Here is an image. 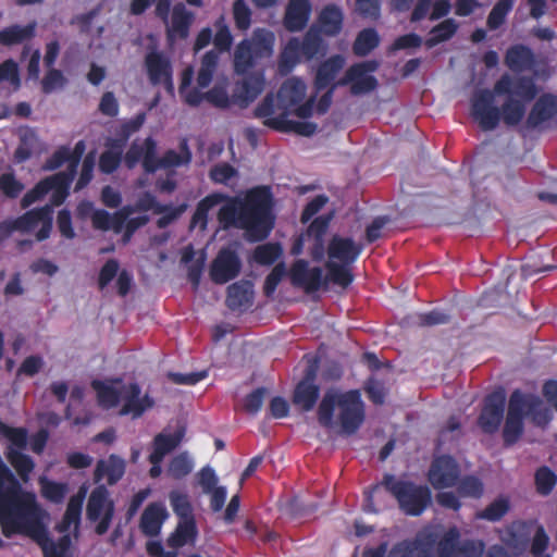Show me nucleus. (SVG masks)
<instances>
[{"mask_svg":"<svg viewBox=\"0 0 557 557\" xmlns=\"http://www.w3.org/2000/svg\"><path fill=\"white\" fill-rule=\"evenodd\" d=\"M344 64L345 59L341 54H334L320 63L314 77V87L317 91L330 88L337 74L344 67Z\"/></svg>","mask_w":557,"mask_h":557,"instance_id":"a878e982","label":"nucleus"},{"mask_svg":"<svg viewBox=\"0 0 557 557\" xmlns=\"http://www.w3.org/2000/svg\"><path fill=\"white\" fill-rule=\"evenodd\" d=\"M380 45V36L374 28L360 30L352 44V52L357 57H366Z\"/></svg>","mask_w":557,"mask_h":557,"instance_id":"c9c22d12","label":"nucleus"},{"mask_svg":"<svg viewBox=\"0 0 557 557\" xmlns=\"http://www.w3.org/2000/svg\"><path fill=\"white\" fill-rule=\"evenodd\" d=\"M215 34L213 36L214 48L219 52H226L233 45V36L226 23L225 16L222 14L214 21Z\"/></svg>","mask_w":557,"mask_h":557,"instance_id":"37998d69","label":"nucleus"},{"mask_svg":"<svg viewBox=\"0 0 557 557\" xmlns=\"http://www.w3.org/2000/svg\"><path fill=\"white\" fill-rule=\"evenodd\" d=\"M509 500L505 497H498L493 500L485 509L476 513V518L496 522L499 521L509 510Z\"/></svg>","mask_w":557,"mask_h":557,"instance_id":"8fccbe9b","label":"nucleus"},{"mask_svg":"<svg viewBox=\"0 0 557 557\" xmlns=\"http://www.w3.org/2000/svg\"><path fill=\"white\" fill-rule=\"evenodd\" d=\"M361 63H368L361 70L360 75L357 76L356 81L350 86V92L355 96L363 95L373 91L377 87V79L369 75V73L375 72L380 63L376 60H367Z\"/></svg>","mask_w":557,"mask_h":557,"instance_id":"7c9ffc66","label":"nucleus"},{"mask_svg":"<svg viewBox=\"0 0 557 557\" xmlns=\"http://www.w3.org/2000/svg\"><path fill=\"white\" fill-rule=\"evenodd\" d=\"M274 35L263 29H257L251 39H243L235 48L233 65L234 71L244 78L237 81L233 88V102L247 107L264 89V74L257 71L248 74L258 62L271 57L273 52Z\"/></svg>","mask_w":557,"mask_h":557,"instance_id":"20e7f679","label":"nucleus"},{"mask_svg":"<svg viewBox=\"0 0 557 557\" xmlns=\"http://www.w3.org/2000/svg\"><path fill=\"white\" fill-rule=\"evenodd\" d=\"M168 518L169 512L163 503H150L141 513L139 529L144 535L156 537L161 533L162 525Z\"/></svg>","mask_w":557,"mask_h":557,"instance_id":"aec40b11","label":"nucleus"},{"mask_svg":"<svg viewBox=\"0 0 557 557\" xmlns=\"http://www.w3.org/2000/svg\"><path fill=\"white\" fill-rule=\"evenodd\" d=\"M273 197L270 187L250 189L243 201H231L218 212L219 222L226 228L234 226L246 232L251 242L264 240L274 227Z\"/></svg>","mask_w":557,"mask_h":557,"instance_id":"7ed1b4c3","label":"nucleus"},{"mask_svg":"<svg viewBox=\"0 0 557 557\" xmlns=\"http://www.w3.org/2000/svg\"><path fill=\"white\" fill-rule=\"evenodd\" d=\"M506 395L504 389L495 391L484 398L482 410L478 417V425L485 434H494L504 420Z\"/></svg>","mask_w":557,"mask_h":557,"instance_id":"ddd939ff","label":"nucleus"},{"mask_svg":"<svg viewBox=\"0 0 557 557\" xmlns=\"http://www.w3.org/2000/svg\"><path fill=\"white\" fill-rule=\"evenodd\" d=\"M383 486L397 500L399 509L407 516L419 517L432 504V492L428 485L416 484L412 481L396 479L394 474L385 473L380 484L364 491L368 511L375 512L373 495Z\"/></svg>","mask_w":557,"mask_h":557,"instance_id":"0eeeda50","label":"nucleus"},{"mask_svg":"<svg viewBox=\"0 0 557 557\" xmlns=\"http://www.w3.org/2000/svg\"><path fill=\"white\" fill-rule=\"evenodd\" d=\"M288 112L280 113L276 117L263 121V124L272 129L283 133H295L301 136H311L317 131V124L308 121L288 120Z\"/></svg>","mask_w":557,"mask_h":557,"instance_id":"393cba45","label":"nucleus"},{"mask_svg":"<svg viewBox=\"0 0 557 557\" xmlns=\"http://www.w3.org/2000/svg\"><path fill=\"white\" fill-rule=\"evenodd\" d=\"M307 86L298 77L287 78L277 91V107L281 113H292V109L300 103L306 97Z\"/></svg>","mask_w":557,"mask_h":557,"instance_id":"6ab92c4d","label":"nucleus"},{"mask_svg":"<svg viewBox=\"0 0 557 557\" xmlns=\"http://www.w3.org/2000/svg\"><path fill=\"white\" fill-rule=\"evenodd\" d=\"M332 218L333 214L329 213L313 219L307 228V236L312 239H324Z\"/></svg>","mask_w":557,"mask_h":557,"instance_id":"69168bd1","label":"nucleus"},{"mask_svg":"<svg viewBox=\"0 0 557 557\" xmlns=\"http://www.w3.org/2000/svg\"><path fill=\"white\" fill-rule=\"evenodd\" d=\"M533 521H515L509 528V535L515 546H520L529 541Z\"/></svg>","mask_w":557,"mask_h":557,"instance_id":"13d9d810","label":"nucleus"},{"mask_svg":"<svg viewBox=\"0 0 557 557\" xmlns=\"http://www.w3.org/2000/svg\"><path fill=\"white\" fill-rule=\"evenodd\" d=\"M159 159L157 158V143L153 138L148 137L144 141L143 152V168L147 173H154L159 165Z\"/></svg>","mask_w":557,"mask_h":557,"instance_id":"4d7b16f0","label":"nucleus"},{"mask_svg":"<svg viewBox=\"0 0 557 557\" xmlns=\"http://www.w3.org/2000/svg\"><path fill=\"white\" fill-rule=\"evenodd\" d=\"M91 387L96 392L98 405L103 409L116 407L121 401V391L100 380H92Z\"/></svg>","mask_w":557,"mask_h":557,"instance_id":"72a5a7b5","label":"nucleus"},{"mask_svg":"<svg viewBox=\"0 0 557 557\" xmlns=\"http://www.w3.org/2000/svg\"><path fill=\"white\" fill-rule=\"evenodd\" d=\"M285 274H286L285 264L278 263L267 275L264 285H263V293L267 297H271L275 293L277 285L281 283V281Z\"/></svg>","mask_w":557,"mask_h":557,"instance_id":"338daca9","label":"nucleus"},{"mask_svg":"<svg viewBox=\"0 0 557 557\" xmlns=\"http://www.w3.org/2000/svg\"><path fill=\"white\" fill-rule=\"evenodd\" d=\"M297 48L307 60L315 58L323 49V39L319 30L311 26L305 34L302 41L298 40Z\"/></svg>","mask_w":557,"mask_h":557,"instance_id":"58836bf2","label":"nucleus"},{"mask_svg":"<svg viewBox=\"0 0 557 557\" xmlns=\"http://www.w3.org/2000/svg\"><path fill=\"white\" fill-rule=\"evenodd\" d=\"M460 476L458 462L449 455H442L432 461L428 479L436 490L455 486Z\"/></svg>","mask_w":557,"mask_h":557,"instance_id":"4468645a","label":"nucleus"},{"mask_svg":"<svg viewBox=\"0 0 557 557\" xmlns=\"http://www.w3.org/2000/svg\"><path fill=\"white\" fill-rule=\"evenodd\" d=\"M37 23L35 21L26 24H12L0 29V46L11 48L24 45L23 54H27L29 46L27 45L36 36Z\"/></svg>","mask_w":557,"mask_h":557,"instance_id":"a211bd4d","label":"nucleus"},{"mask_svg":"<svg viewBox=\"0 0 557 557\" xmlns=\"http://www.w3.org/2000/svg\"><path fill=\"white\" fill-rule=\"evenodd\" d=\"M171 507L174 513L178 517V520H190L195 519L193 512V506L189 502L188 496L185 493L178 491H172L169 494Z\"/></svg>","mask_w":557,"mask_h":557,"instance_id":"09e8293b","label":"nucleus"},{"mask_svg":"<svg viewBox=\"0 0 557 557\" xmlns=\"http://www.w3.org/2000/svg\"><path fill=\"white\" fill-rule=\"evenodd\" d=\"M194 469V461L187 451L174 456L168 468L169 475L175 480L187 476Z\"/></svg>","mask_w":557,"mask_h":557,"instance_id":"a18cd8bd","label":"nucleus"},{"mask_svg":"<svg viewBox=\"0 0 557 557\" xmlns=\"http://www.w3.org/2000/svg\"><path fill=\"white\" fill-rule=\"evenodd\" d=\"M193 20V13L189 12L183 3L175 4L172 10L171 26L168 29V36L170 38H187Z\"/></svg>","mask_w":557,"mask_h":557,"instance_id":"c756f323","label":"nucleus"},{"mask_svg":"<svg viewBox=\"0 0 557 557\" xmlns=\"http://www.w3.org/2000/svg\"><path fill=\"white\" fill-rule=\"evenodd\" d=\"M290 280L295 286L302 287L307 293H314L323 284V271L319 267L309 269L308 262L299 259L292 265Z\"/></svg>","mask_w":557,"mask_h":557,"instance_id":"dca6fc26","label":"nucleus"},{"mask_svg":"<svg viewBox=\"0 0 557 557\" xmlns=\"http://www.w3.org/2000/svg\"><path fill=\"white\" fill-rule=\"evenodd\" d=\"M0 438L9 441L8 450L13 448L23 451L27 447L28 433L25 428L10 426L0 420Z\"/></svg>","mask_w":557,"mask_h":557,"instance_id":"a19ab883","label":"nucleus"},{"mask_svg":"<svg viewBox=\"0 0 557 557\" xmlns=\"http://www.w3.org/2000/svg\"><path fill=\"white\" fill-rule=\"evenodd\" d=\"M533 77L504 73L493 89L476 90L471 98V116L483 131H493L503 121L517 126L524 117L527 106L535 100L525 120V126L535 129L557 116V96L544 92Z\"/></svg>","mask_w":557,"mask_h":557,"instance_id":"f257e3e1","label":"nucleus"},{"mask_svg":"<svg viewBox=\"0 0 557 557\" xmlns=\"http://www.w3.org/2000/svg\"><path fill=\"white\" fill-rule=\"evenodd\" d=\"M484 543L479 540L460 541L456 527L449 528L436 543L437 557H482Z\"/></svg>","mask_w":557,"mask_h":557,"instance_id":"1a4fd4ad","label":"nucleus"},{"mask_svg":"<svg viewBox=\"0 0 557 557\" xmlns=\"http://www.w3.org/2000/svg\"><path fill=\"white\" fill-rule=\"evenodd\" d=\"M185 432L184 426H178L172 434L163 432L157 434L153 438L152 458L157 462L163 461L165 455L174 450L182 443Z\"/></svg>","mask_w":557,"mask_h":557,"instance_id":"cd10ccee","label":"nucleus"},{"mask_svg":"<svg viewBox=\"0 0 557 557\" xmlns=\"http://www.w3.org/2000/svg\"><path fill=\"white\" fill-rule=\"evenodd\" d=\"M348 265L334 261L326 262L327 280L343 288L348 287L354 281V275Z\"/></svg>","mask_w":557,"mask_h":557,"instance_id":"79ce46f5","label":"nucleus"},{"mask_svg":"<svg viewBox=\"0 0 557 557\" xmlns=\"http://www.w3.org/2000/svg\"><path fill=\"white\" fill-rule=\"evenodd\" d=\"M7 459L11 463V466L15 469L18 476L27 482L29 480V475L35 468V462L30 456L20 451L17 449L10 448L7 450Z\"/></svg>","mask_w":557,"mask_h":557,"instance_id":"4c0bfd02","label":"nucleus"},{"mask_svg":"<svg viewBox=\"0 0 557 557\" xmlns=\"http://www.w3.org/2000/svg\"><path fill=\"white\" fill-rule=\"evenodd\" d=\"M387 557H423L421 542L418 540H404L396 543Z\"/></svg>","mask_w":557,"mask_h":557,"instance_id":"864d4df0","label":"nucleus"},{"mask_svg":"<svg viewBox=\"0 0 557 557\" xmlns=\"http://www.w3.org/2000/svg\"><path fill=\"white\" fill-rule=\"evenodd\" d=\"M366 407L359 389H329L318 407V421L324 428L338 425L346 435L355 434L363 424Z\"/></svg>","mask_w":557,"mask_h":557,"instance_id":"39448f33","label":"nucleus"},{"mask_svg":"<svg viewBox=\"0 0 557 557\" xmlns=\"http://www.w3.org/2000/svg\"><path fill=\"white\" fill-rule=\"evenodd\" d=\"M298 39L292 38L288 40L285 49L280 55L278 60V70L283 74L289 73L294 66L299 62V58L301 55L300 50H298Z\"/></svg>","mask_w":557,"mask_h":557,"instance_id":"49530a36","label":"nucleus"},{"mask_svg":"<svg viewBox=\"0 0 557 557\" xmlns=\"http://www.w3.org/2000/svg\"><path fill=\"white\" fill-rule=\"evenodd\" d=\"M120 263L116 259H109L101 267L98 275V287L103 290L112 280L119 275Z\"/></svg>","mask_w":557,"mask_h":557,"instance_id":"e2e57ef3","label":"nucleus"},{"mask_svg":"<svg viewBox=\"0 0 557 557\" xmlns=\"http://www.w3.org/2000/svg\"><path fill=\"white\" fill-rule=\"evenodd\" d=\"M121 400L123 405L120 416H132L133 419L140 418L146 410L154 406V400L148 394L141 396V388L135 382L122 386Z\"/></svg>","mask_w":557,"mask_h":557,"instance_id":"2eb2a0df","label":"nucleus"},{"mask_svg":"<svg viewBox=\"0 0 557 557\" xmlns=\"http://www.w3.org/2000/svg\"><path fill=\"white\" fill-rule=\"evenodd\" d=\"M282 253L283 249L278 243H267L256 247L253 250V260L261 265H271Z\"/></svg>","mask_w":557,"mask_h":557,"instance_id":"de8ad7c7","label":"nucleus"},{"mask_svg":"<svg viewBox=\"0 0 557 557\" xmlns=\"http://www.w3.org/2000/svg\"><path fill=\"white\" fill-rule=\"evenodd\" d=\"M48 72L41 81V90L44 94H51L57 88H62L66 84V78L60 70L48 67Z\"/></svg>","mask_w":557,"mask_h":557,"instance_id":"052dcab7","label":"nucleus"},{"mask_svg":"<svg viewBox=\"0 0 557 557\" xmlns=\"http://www.w3.org/2000/svg\"><path fill=\"white\" fill-rule=\"evenodd\" d=\"M524 418L539 428H546L553 420L552 409L542 398L532 393L515 389L508 400L507 414L503 428V441L506 447L516 444L524 432Z\"/></svg>","mask_w":557,"mask_h":557,"instance_id":"423d86ee","label":"nucleus"},{"mask_svg":"<svg viewBox=\"0 0 557 557\" xmlns=\"http://www.w3.org/2000/svg\"><path fill=\"white\" fill-rule=\"evenodd\" d=\"M516 0H498L487 15L486 25L488 29H498L506 21L515 5Z\"/></svg>","mask_w":557,"mask_h":557,"instance_id":"c03bdc74","label":"nucleus"},{"mask_svg":"<svg viewBox=\"0 0 557 557\" xmlns=\"http://www.w3.org/2000/svg\"><path fill=\"white\" fill-rule=\"evenodd\" d=\"M67 492L66 484L54 482V481H45L42 483L41 493L45 498L48 500L59 504L62 503Z\"/></svg>","mask_w":557,"mask_h":557,"instance_id":"bf43d9fd","label":"nucleus"},{"mask_svg":"<svg viewBox=\"0 0 557 557\" xmlns=\"http://www.w3.org/2000/svg\"><path fill=\"white\" fill-rule=\"evenodd\" d=\"M504 62L510 71L520 75L534 66L535 55L528 46L517 44L507 49Z\"/></svg>","mask_w":557,"mask_h":557,"instance_id":"b1692460","label":"nucleus"},{"mask_svg":"<svg viewBox=\"0 0 557 557\" xmlns=\"http://www.w3.org/2000/svg\"><path fill=\"white\" fill-rule=\"evenodd\" d=\"M252 12L245 0H235L233 2V18L238 30L245 32L251 25Z\"/></svg>","mask_w":557,"mask_h":557,"instance_id":"6e6d98bb","label":"nucleus"},{"mask_svg":"<svg viewBox=\"0 0 557 557\" xmlns=\"http://www.w3.org/2000/svg\"><path fill=\"white\" fill-rule=\"evenodd\" d=\"M362 247L356 245L352 238L334 235L327 246V255L332 260L344 264L354 263L361 253Z\"/></svg>","mask_w":557,"mask_h":557,"instance_id":"412c9836","label":"nucleus"},{"mask_svg":"<svg viewBox=\"0 0 557 557\" xmlns=\"http://www.w3.org/2000/svg\"><path fill=\"white\" fill-rule=\"evenodd\" d=\"M225 196L219 193H213L202 198L196 207V210L190 220V228L199 227L205 231L208 225L209 211L221 203Z\"/></svg>","mask_w":557,"mask_h":557,"instance_id":"473e14b6","label":"nucleus"},{"mask_svg":"<svg viewBox=\"0 0 557 557\" xmlns=\"http://www.w3.org/2000/svg\"><path fill=\"white\" fill-rule=\"evenodd\" d=\"M0 525L2 534L11 537L25 534L36 540L44 557H66L71 545L69 535L58 543L50 542L41 522V508L36 495L22 488L10 468L0 458Z\"/></svg>","mask_w":557,"mask_h":557,"instance_id":"f03ea898","label":"nucleus"},{"mask_svg":"<svg viewBox=\"0 0 557 557\" xmlns=\"http://www.w3.org/2000/svg\"><path fill=\"white\" fill-rule=\"evenodd\" d=\"M310 13L309 0H289L284 16L285 28L293 33L302 30L308 24Z\"/></svg>","mask_w":557,"mask_h":557,"instance_id":"5701e85b","label":"nucleus"},{"mask_svg":"<svg viewBox=\"0 0 557 557\" xmlns=\"http://www.w3.org/2000/svg\"><path fill=\"white\" fill-rule=\"evenodd\" d=\"M457 491L463 497L480 498L484 493V485L479 478L466 475L459 480Z\"/></svg>","mask_w":557,"mask_h":557,"instance_id":"5fc2aeb1","label":"nucleus"},{"mask_svg":"<svg viewBox=\"0 0 557 557\" xmlns=\"http://www.w3.org/2000/svg\"><path fill=\"white\" fill-rule=\"evenodd\" d=\"M243 268L242 260L235 249L223 247L212 260L209 275L213 283L223 285L236 278Z\"/></svg>","mask_w":557,"mask_h":557,"instance_id":"f8f14e48","label":"nucleus"},{"mask_svg":"<svg viewBox=\"0 0 557 557\" xmlns=\"http://www.w3.org/2000/svg\"><path fill=\"white\" fill-rule=\"evenodd\" d=\"M144 67L151 85H163L166 90L173 91V65L164 52L156 46H149L144 58Z\"/></svg>","mask_w":557,"mask_h":557,"instance_id":"9d476101","label":"nucleus"},{"mask_svg":"<svg viewBox=\"0 0 557 557\" xmlns=\"http://www.w3.org/2000/svg\"><path fill=\"white\" fill-rule=\"evenodd\" d=\"M24 189L23 184L12 173H4L0 176V190L9 198H16Z\"/></svg>","mask_w":557,"mask_h":557,"instance_id":"774afa93","label":"nucleus"},{"mask_svg":"<svg viewBox=\"0 0 557 557\" xmlns=\"http://www.w3.org/2000/svg\"><path fill=\"white\" fill-rule=\"evenodd\" d=\"M180 150V152L173 149L166 150L159 159L160 169H170L189 164L191 161V152L186 140L181 143Z\"/></svg>","mask_w":557,"mask_h":557,"instance_id":"ea45409f","label":"nucleus"},{"mask_svg":"<svg viewBox=\"0 0 557 557\" xmlns=\"http://www.w3.org/2000/svg\"><path fill=\"white\" fill-rule=\"evenodd\" d=\"M126 461L115 455L111 454L104 459H99L94 470V482L96 484L106 483L110 486L115 485L125 474Z\"/></svg>","mask_w":557,"mask_h":557,"instance_id":"f3484780","label":"nucleus"},{"mask_svg":"<svg viewBox=\"0 0 557 557\" xmlns=\"http://www.w3.org/2000/svg\"><path fill=\"white\" fill-rule=\"evenodd\" d=\"M344 15L336 4L325 5L318 15L319 33L329 37L337 36L343 28Z\"/></svg>","mask_w":557,"mask_h":557,"instance_id":"bb28decb","label":"nucleus"},{"mask_svg":"<svg viewBox=\"0 0 557 557\" xmlns=\"http://www.w3.org/2000/svg\"><path fill=\"white\" fill-rule=\"evenodd\" d=\"M205 97L208 102L220 109H226L233 102V98H230L226 88L221 85L213 86L205 92Z\"/></svg>","mask_w":557,"mask_h":557,"instance_id":"680f3d73","label":"nucleus"},{"mask_svg":"<svg viewBox=\"0 0 557 557\" xmlns=\"http://www.w3.org/2000/svg\"><path fill=\"white\" fill-rule=\"evenodd\" d=\"M534 480L537 493L546 496L554 490L557 483V475L548 467L543 466L536 470Z\"/></svg>","mask_w":557,"mask_h":557,"instance_id":"3c124183","label":"nucleus"},{"mask_svg":"<svg viewBox=\"0 0 557 557\" xmlns=\"http://www.w3.org/2000/svg\"><path fill=\"white\" fill-rule=\"evenodd\" d=\"M84 497L85 493L81 491L78 494L70 498L63 518L58 525V530L60 532H66L73 524L78 527L82 516Z\"/></svg>","mask_w":557,"mask_h":557,"instance_id":"f704fd0d","label":"nucleus"},{"mask_svg":"<svg viewBox=\"0 0 557 557\" xmlns=\"http://www.w3.org/2000/svg\"><path fill=\"white\" fill-rule=\"evenodd\" d=\"M114 510V502L110 498L107 486L104 484L97 485L88 497L86 517L90 522H97L95 532L98 535H103L108 532Z\"/></svg>","mask_w":557,"mask_h":557,"instance_id":"6e6552de","label":"nucleus"},{"mask_svg":"<svg viewBox=\"0 0 557 557\" xmlns=\"http://www.w3.org/2000/svg\"><path fill=\"white\" fill-rule=\"evenodd\" d=\"M198 535L195 519L178 520L175 530L169 535L166 544L173 549L181 548L186 544L194 543Z\"/></svg>","mask_w":557,"mask_h":557,"instance_id":"c85d7f7f","label":"nucleus"},{"mask_svg":"<svg viewBox=\"0 0 557 557\" xmlns=\"http://www.w3.org/2000/svg\"><path fill=\"white\" fill-rule=\"evenodd\" d=\"M187 209L186 203H182L177 207H172L171 205H156V213L162 214L157 220V226L158 228H165L168 227L172 222L177 220Z\"/></svg>","mask_w":557,"mask_h":557,"instance_id":"603ef678","label":"nucleus"},{"mask_svg":"<svg viewBox=\"0 0 557 557\" xmlns=\"http://www.w3.org/2000/svg\"><path fill=\"white\" fill-rule=\"evenodd\" d=\"M122 161V150H106L99 158V169L102 173L111 174L117 170Z\"/></svg>","mask_w":557,"mask_h":557,"instance_id":"0e129e2a","label":"nucleus"},{"mask_svg":"<svg viewBox=\"0 0 557 557\" xmlns=\"http://www.w3.org/2000/svg\"><path fill=\"white\" fill-rule=\"evenodd\" d=\"M52 214L53 210L50 205L32 209L10 222L9 230L28 233L41 224V227L36 233V238L38 242H42L50 236L52 230Z\"/></svg>","mask_w":557,"mask_h":557,"instance_id":"9b49d317","label":"nucleus"},{"mask_svg":"<svg viewBox=\"0 0 557 557\" xmlns=\"http://www.w3.org/2000/svg\"><path fill=\"white\" fill-rule=\"evenodd\" d=\"M457 30L458 23L454 18H446L431 29L430 37L425 40V46L433 48L441 42L447 41L454 37Z\"/></svg>","mask_w":557,"mask_h":557,"instance_id":"e433bc0d","label":"nucleus"},{"mask_svg":"<svg viewBox=\"0 0 557 557\" xmlns=\"http://www.w3.org/2000/svg\"><path fill=\"white\" fill-rule=\"evenodd\" d=\"M319 396V385L298 382L294 389L293 403L295 406L299 407L301 411L308 412L314 408Z\"/></svg>","mask_w":557,"mask_h":557,"instance_id":"2f4dec72","label":"nucleus"},{"mask_svg":"<svg viewBox=\"0 0 557 557\" xmlns=\"http://www.w3.org/2000/svg\"><path fill=\"white\" fill-rule=\"evenodd\" d=\"M253 302V284L242 280L227 287L225 304L232 311L246 310Z\"/></svg>","mask_w":557,"mask_h":557,"instance_id":"4be33fe9","label":"nucleus"}]
</instances>
